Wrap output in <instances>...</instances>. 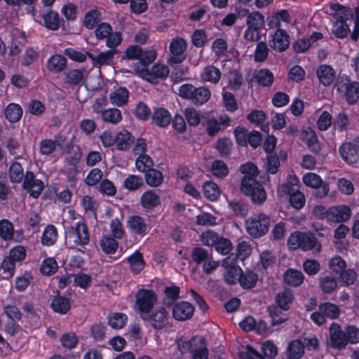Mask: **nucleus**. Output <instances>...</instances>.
Returning a JSON list of instances; mask_svg holds the SVG:
<instances>
[{"label":"nucleus","instance_id":"nucleus-1","mask_svg":"<svg viewBox=\"0 0 359 359\" xmlns=\"http://www.w3.org/2000/svg\"><path fill=\"white\" fill-rule=\"evenodd\" d=\"M290 23V14L287 10L282 9L268 17L267 25L269 29H276L271 34L269 40L270 46L278 52L285 51L290 46V36L283 28V25L287 26Z\"/></svg>","mask_w":359,"mask_h":359},{"label":"nucleus","instance_id":"nucleus-2","mask_svg":"<svg viewBox=\"0 0 359 359\" xmlns=\"http://www.w3.org/2000/svg\"><path fill=\"white\" fill-rule=\"evenodd\" d=\"M240 190L245 196L249 197L255 205H262L266 200V191L262 183L257 179L243 177Z\"/></svg>","mask_w":359,"mask_h":359},{"label":"nucleus","instance_id":"nucleus-3","mask_svg":"<svg viewBox=\"0 0 359 359\" xmlns=\"http://www.w3.org/2000/svg\"><path fill=\"white\" fill-rule=\"evenodd\" d=\"M157 302L158 295L154 290L146 288L138 290L135 294V306L140 318L151 313Z\"/></svg>","mask_w":359,"mask_h":359},{"label":"nucleus","instance_id":"nucleus-4","mask_svg":"<svg viewBox=\"0 0 359 359\" xmlns=\"http://www.w3.org/2000/svg\"><path fill=\"white\" fill-rule=\"evenodd\" d=\"M270 222L271 217L264 213L254 215L246 221L247 232L253 238H260L269 231Z\"/></svg>","mask_w":359,"mask_h":359},{"label":"nucleus","instance_id":"nucleus-5","mask_svg":"<svg viewBox=\"0 0 359 359\" xmlns=\"http://www.w3.org/2000/svg\"><path fill=\"white\" fill-rule=\"evenodd\" d=\"M292 302V292L287 289L283 292H280L276 297V306H271L268 307V311L271 317V324L273 325H279L284 323L286 318L279 317V314L282 311H286L289 309V305Z\"/></svg>","mask_w":359,"mask_h":359},{"label":"nucleus","instance_id":"nucleus-6","mask_svg":"<svg viewBox=\"0 0 359 359\" xmlns=\"http://www.w3.org/2000/svg\"><path fill=\"white\" fill-rule=\"evenodd\" d=\"M67 233V236L73 240L75 246L85 248L90 243L89 230L86 223L83 220L78 221L74 226H69Z\"/></svg>","mask_w":359,"mask_h":359},{"label":"nucleus","instance_id":"nucleus-7","mask_svg":"<svg viewBox=\"0 0 359 359\" xmlns=\"http://www.w3.org/2000/svg\"><path fill=\"white\" fill-rule=\"evenodd\" d=\"M293 245H296L299 248L304 251L311 250L314 255L318 254L322 249V245L318 238L311 233H301L299 231L293 233Z\"/></svg>","mask_w":359,"mask_h":359},{"label":"nucleus","instance_id":"nucleus-8","mask_svg":"<svg viewBox=\"0 0 359 359\" xmlns=\"http://www.w3.org/2000/svg\"><path fill=\"white\" fill-rule=\"evenodd\" d=\"M339 93H343L349 104L355 103L359 98V83L350 81L346 77L339 78L334 86Z\"/></svg>","mask_w":359,"mask_h":359},{"label":"nucleus","instance_id":"nucleus-9","mask_svg":"<svg viewBox=\"0 0 359 359\" xmlns=\"http://www.w3.org/2000/svg\"><path fill=\"white\" fill-rule=\"evenodd\" d=\"M168 318L169 313L163 306L153 309L151 313L141 318L143 321L148 322L156 330H161L165 328L168 324Z\"/></svg>","mask_w":359,"mask_h":359},{"label":"nucleus","instance_id":"nucleus-10","mask_svg":"<svg viewBox=\"0 0 359 359\" xmlns=\"http://www.w3.org/2000/svg\"><path fill=\"white\" fill-rule=\"evenodd\" d=\"M236 263V259H231V256L222 261V265L224 268V280L228 285H236L239 282L243 269Z\"/></svg>","mask_w":359,"mask_h":359},{"label":"nucleus","instance_id":"nucleus-11","mask_svg":"<svg viewBox=\"0 0 359 359\" xmlns=\"http://www.w3.org/2000/svg\"><path fill=\"white\" fill-rule=\"evenodd\" d=\"M187 47V41L182 37L173 39L169 46L170 57L168 59L170 65H178L185 60L187 55L184 52Z\"/></svg>","mask_w":359,"mask_h":359},{"label":"nucleus","instance_id":"nucleus-12","mask_svg":"<svg viewBox=\"0 0 359 359\" xmlns=\"http://www.w3.org/2000/svg\"><path fill=\"white\" fill-rule=\"evenodd\" d=\"M22 181V188L28 191L30 196L38 198L44 189L43 182L36 179L34 173L29 170L25 172Z\"/></svg>","mask_w":359,"mask_h":359},{"label":"nucleus","instance_id":"nucleus-13","mask_svg":"<svg viewBox=\"0 0 359 359\" xmlns=\"http://www.w3.org/2000/svg\"><path fill=\"white\" fill-rule=\"evenodd\" d=\"M127 227L132 234L144 237L150 231L149 225L145 219L139 215H133L128 217Z\"/></svg>","mask_w":359,"mask_h":359},{"label":"nucleus","instance_id":"nucleus-14","mask_svg":"<svg viewBox=\"0 0 359 359\" xmlns=\"http://www.w3.org/2000/svg\"><path fill=\"white\" fill-rule=\"evenodd\" d=\"M330 338L331 346L334 348H343L347 344V336L340 325L332 323L330 327Z\"/></svg>","mask_w":359,"mask_h":359},{"label":"nucleus","instance_id":"nucleus-15","mask_svg":"<svg viewBox=\"0 0 359 359\" xmlns=\"http://www.w3.org/2000/svg\"><path fill=\"white\" fill-rule=\"evenodd\" d=\"M194 306L185 301L175 304L172 308V316L178 321H184L190 319L194 313Z\"/></svg>","mask_w":359,"mask_h":359},{"label":"nucleus","instance_id":"nucleus-16","mask_svg":"<svg viewBox=\"0 0 359 359\" xmlns=\"http://www.w3.org/2000/svg\"><path fill=\"white\" fill-rule=\"evenodd\" d=\"M65 140L66 137L64 135L57 134L55 140L47 138L41 140L39 142L40 154L45 156L53 154L56 150L57 147L60 148L63 147Z\"/></svg>","mask_w":359,"mask_h":359},{"label":"nucleus","instance_id":"nucleus-17","mask_svg":"<svg viewBox=\"0 0 359 359\" xmlns=\"http://www.w3.org/2000/svg\"><path fill=\"white\" fill-rule=\"evenodd\" d=\"M301 139L306 142L309 149L316 155H320L322 149L316 132L311 128H307L301 133Z\"/></svg>","mask_w":359,"mask_h":359},{"label":"nucleus","instance_id":"nucleus-18","mask_svg":"<svg viewBox=\"0 0 359 359\" xmlns=\"http://www.w3.org/2000/svg\"><path fill=\"white\" fill-rule=\"evenodd\" d=\"M170 73L168 66L162 64H154L151 70H147V80L152 83H156L158 80H165Z\"/></svg>","mask_w":359,"mask_h":359},{"label":"nucleus","instance_id":"nucleus-19","mask_svg":"<svg viewBox=\"0 0 359 359\" xmlns=\"http://www.w3.org/2000/svg\"><path fill=\"white\" fill-rule=\"evenodd\" d=\"M316 74L319 82L325 86H330L336 76L334 69L328 65H320L316 70Z\"/></svg>","mask_w":359,"mask_h":359},{"label":"nucleus","instance_id":"nucleus-20","mask_svg":"<svg viewBox=\"0 0 359 359\" xmlns=\"http://www.w3.org/2000/svg\"><path fill=\"white\" fill-rule=\"evenodd\" d=\"M50 307L55 313L61 315L67 314L71 309L70 299L60 295L57 292L51 301Z\"/></svg>","mask_w":359,"mask_h":359},{"label":"nucleus","instance_id":"nucleus-21","mask_svg":"<svg viewBox=\"0 0 359 359\" xmlns=\"http://www.w3.org/2000/svg\"><path fill=\"white\" fill-rule=\"evenodd\" d=\"M152 122L160 128H166L172 121L170 111L163 107H158L154 109L152 116Z\"/></svg>","mask_w":359,"mask_h":359},{"label":"nucleus","instance_id":"nucleus-22","mask_svg":"<svg viewBox=\"0 0 359 359\" xmlns=\"http://www.w3.org/2000/svg\"><path fill=\"white\" fill-rule=\"evenodd\" d=\"M258 274L254 270L245 269L242 270L238 283L243 290H251L256 286Z\"/></svg>","mask_w":359,"mask_h":359},{"label":"nucleus","instance_id":"nucleus-23","mask_svg":"<svg viewBox=\"0 0 359 359\" xmlns=\"http://www.w3.org/2000/svg\"><path fill=\"white\" fill-rule=\"evenodd\" d=\"M140 204L145 210H153L161 204V198L155 190H147L141 196Z\"/></svg>","mask_w":359,"mask_h":359},{"label":"nucleus","instance_id":"nucleus-24","mask_svg":"<svg viewBox=\"0 0 359 359\" xmlns=\"http://www.w3.org/2000/svg\"><path fill=\"white\" fill-rule=\"evenodd\" d=\"M130 265V269L134 274L140 273L145 267L146 262L143 254L140 250H135L126 259Z\"/></svg>","mask_w":359,"mask_h":359},{"label":"nucleus","instance_id":"nucleus-25","mask_svg":"<svg viewBox=\"0 0 359 359\" xmlns=\"http://www.w3.org/2000/svg\"><path fill=\"white\" fill-rule=\"evenodd\" d=\"M67 61L65 56L60 54L51 55L47 60L46 67L53 73H60L67 67Z\"/></svg>","mask_w":359,"mask_h":359},{"label":"nucleus","instance_id":"nucleus-26","mask_svg":"<svg viewBox=\"0 0 359 359\" xmlns=\"http://www.w3.org/2000/svg\"><path fill=\"white\" fill-rule=\"evenodd\" d=\"M339 153L343 159L348 163H355L359 158L358 151L353 142L343 143L339 147Z\"/></svg>","mask_w":359,"mask_h":359},{"label":"nucleus","instance_id":"nucleus-27","mask_svg":"<svg viewBox=\"0 0 359 359\" xmlns=\"http://www.w3.org/2000/svg\"><path fill=\"white\" fill-rule=\"evenodd\" d=\"M351 217V210L347 206L332 207L328 212L329 219L334 222H346Z\"/></svg>","mask_w":359,"mask_h":359},{"label":"nucleus","instance_id":"nucleus-28","mask_svg":"<svg viewBox=\"0 0 359 359\" xmlns=\"http://www.w3.org/2000/svg\"><path fill=\"white\" fill-rule=\"evenodd\" d=\"M228 207L237 217L244 218L249 210L248 203L243 199L228 201Z\"/></svg>","mask_w":359,"mask_h":359},{"label":"nucleus","instance_id":"nucleus-29","mask_svg":"<svg viewBox=\"0 0 359 359\" xmlns=\"http://www.w3.org/2000/svg\"><path fill=\"white\" fill-rule=\"evenodd\" d=\"M134 137L126 130L119 131L116 134V149L120 151L127 150L134 143Z\"/></svg>","mask_w":359,"mask_h":359},{"label":"nucleus","instance_id":"nucleus-30","mask_svg":"<svg viewBox=\"0 0 359 359\" xmlns=\"http://www.w3.org/2000/svg\"><path fill=\"white\" fill-rule=\"evenodd\" d=\"M23 114L21 106L18 104L11 102L9 103L4 109V116L6 119L12 123L18 122Z\"/></svg>","mask_w":359,"mask_h":359},{"label":"nucleus","instance_id":"nucleus-31","mask_svg":"<svg viewBox=\"0 0 359 359\" xmlns=\"http://www.w3.org/2000/svg\"><path fill=\"white\" fill-rule=\"evenodd\" d=\"M143 179L148 186L158 187L163 183L164 175L161 171L152 168L144 173Z\"/></svg>","mask_w":359,"mask_h":359},{"label":"nucleus","instance_id":"nucleus-32","mask_svg":"<svg viewBox=\"0 0 359 359\" xmlns=\"http://www.w3.org/2000/svg\"><path fill=\"white\" fill-rule=\"evenodd\" d=\"M222 76V72L219 68L213 65L206 66L201 73V79L205 82L211 83H217Z\"/></svg>","mask_w":359,"mask_h":359},{"label":"nucleus","instance_id":"nucleus-33","mask_svg":"<svg viewBox=\"0 0 359 359\" xmlns=\"http://www.w3.org/2000/svg\"><path fill=\"white\" fill-rule=\"evenodd\" d=\"M43 20L47 29L57 31L60 27L61 19L57 11L49 10L43 15Z\"/></svg>","mask_w":359,"mask_h":359},{"label":"nucleus","instance_id":"nucleus-34","mask_svg":"<svg viewBox=\"0 0 359 359\" xmlns=\"http://www.w3.org/2000/svg\"><path fill=\"white\" fill-rule=\"evenodd\" d=\"M57 228L53 224H48L41 235V244L44 246H52L57 241Z\"/></svg>","mask_w":359,"mask_h":359},{"label":"nucleus","instance_id":"nucleus-35","mask_svg":"<svg viewBox=\"0 0 359 359\" xmlns=\"http://www.w3.org/2000/svg\"><path fill=\"white\" fill-rule=\"evenodd\" d=\"M256 82L262 87H270L274 81L273 74L266 68L258 70L255 74Z\"/></svg>","mask_w":359,"mask_h":359},{"label":"nucleus","instance_id":"nucleus-36","mask_svg":"<svg viewBox=\"0 0 359 359\" xmlns=\"http://www.w3.org/2000/svg\"><path fill=\"white\" fill-rule=\"evenodd\" d=\"M108 324L114 330H120L124 327L128 323V316L123 313L114 312L107 317Z\"/></svg>","mask_w":359,"mask_h":359},{"label":"nucleus","instance_id":"nucleus-37","mask_svg":"<svg viewBox=\"0 0 359 359\" xmlns=\"http://www.w3.org/2000/svg\"><path fill=\"white\" fill-rule=\"evenodd\" d=\"M100 245L102 250L107 255L114 254L118 247V243L116 238L111 235H104L100 241Z\"/></svg>","mask_w":359,"mask_h":359},{"label":"nucleus","instance_id":"nucleus-38","mask_svg":"<svg viewBox=\"0 0 359 359\" xmlns=\"http://www.w3.org/2000/svg\"><path fill=\"white\" fill-rule=\"evenodd\" d=\"M101 13L97 9H91L84 15L83 25L88 29H94L101 20Z\"/></svg>","mask_w":359,"mask_h":359},{"label":"nucleus","instance_id":"nucleus-39","mask_svg":"<svg viewBox=\"0 0 359 359\" xmlns=\"http://www.w3.org/2000/svg\"><path fill=\"white\" fill-rule=\"evenodd\" d=\"M129 91L126 87H119L115 91L109 94V99L112 104L118 107L123 106L128 102Z\"/></svg>","mask_w":359,"mask_h":359},{"label":"nucleus","instance_id":"nucleus-40","mask_svg":"<svg viewBox=\"0 0 359 359\" xmlns=\"http://www.w3.org/2000/svg\"><path fill=\"white\" fill-rule=\"evenodd\" d=\"M8 177L11 183H20L25 175L21 163L18 161L13 162L8 168Z\"/></svg>","mask_w":359,"mask_h":359},{"label":"nucleus","instance_id":"nucleus-41","mask_svg":"<svg viewBox=\"0 0 359 359\" xmlns=\"http://www.w3.org/2000/svg\"><path fill=\"white\" fill-rule=\"evenodd\" d=\"M247 27L254 30H262L264 25V17L258 11L252 12L247 16Z\"/></svg>","mask_w":359,"mask_h":359},{"label":"nucleus","instance_id":"nucleus-42","mask_svg":"<svg viewBox=\"0 0 359 359\" xmlns=\"http://www.w3.org/2000/svg\"><path fill=\"white\" fill-rule=\"evenodd\" d=\"M203 194L209 201H216L220 196L221 190L216 183L206 182L203 184Z\"/></svg>","mask_w":359,"mask_h":359},{"label":"nucleus","instance_id":"nucleus-43","mask_svg":"<svg viewBox=\"0 0 359 359\" xmlns=\"http://www.w3.org/2000/svg\"><path fill=\"white\" fill-rule=\"evenodd\" d=\"M39 57L38 48H28L25 50L20 60V65L22 67H28L36 62Z\"/></svg>","mask_w":359,"mask_h":359},{"label":"nucleus","instance_id":"nucleus-44","mask_svg":"<svg viewBox=\"0 0 359 359\" xmlns=\"http://www.w3.org/2000/svg\"><path fill=\"white\" fill-rule=\"evenodd\" d=\"M144 185V179L142 176L129 175L123 181V187L130 191H137Z\"/></svg>","mask_w":359,"mask_h":359},{"label":"nucleus","instance_id":"nucleus-45","mask_svg":"<svg viewBox=\"0 0 359 359\" xmlns=\"http://www.w3.org/2000/svg\"><path fill=\"white\" fill-rule=\"evenodd\" d=\"M211 92L207 87H196L191 102L196 105H202L208 101Z\"/></svg>","mask_w":359,"mask_h":359},{"label":"nucleus","instance_id":"nucleus-46","mask_svg":"<svg viewBox=\"0 0 359 359\" xmlns=\"http://www.w3.org/2000/svg\"><path fill=\"white\" fill-rule=\"evenodd\" d=\"M332 33L337 38H344L350 32L348 25L344 22L342 16H338L336 22L333 25Z\"/></svg>","mask_w":359,"mask_h":359},{"label":"nucleus","instance_id":"nucleus-47","mask_svg":"<svg viewBox=\"0 0 359 359\" xmlns=\"http://www.w3.org/2000/svg\"><path fill=\"white\" fill-rule=\"evenodd\" d=\"M154 165L152 158L146 154H141L135 161V167L137 170L145 173L147 170L151 169Z\"/></svg>","mask_w":359,"mask_h":359},{"label":"nucleus","instance_id":"nucleus-48","mask_svg":"<svg viewBox=\"0 0 359 359\" xmlns=\"http://www.w3.org/2000/svg\"><path fill=\"white\" fill-rule=\"evenodd\" d=\"M14 227L13 223L6 219L0 220V238L5 241L12 240Z\"/></svg>","mask_w":359,"mask_h":359},{"label":"nucleus","instance_id":"nucleus-49","mask_svg":"<svg viewBox=\"0 0 359 359\" xmlns=\"http://www.w3.org/2000/svg\"><path fill=\"white\" fill-rule=\"evenodd\" d=\"M180 287L177 285L166 286L164 289V294L165 299L163 300V304L166 306L172 305L180 297Z\"/></svg>","mask_w":359,"mask_h":359},{"label":"nucleus","instance_id":"nucleus-50","mask_svg":"<svg viewBox=\"0 0 359 359\" xmlns=\"http://www.w3.org/2000/svg\"><path fill=\"white\" fill-rule=\"evenodd\" d=\"M101 117L104 122L116 124L121 121L122 114L120 109L116 108H110L102 111Z\"/></svg>","mask_w":359,"mask_h":359},{"label":"nucleus","instance_id":"nucleus-51","mask_svg":"<svg viewBox=\"0 0 359 359\" xmlns=\"http://www.w3.org/2000/svg\"><path fill=\"white\" fill-rule=\"evenodd\" d=\"M319 311H321L326 317L331 319H336L339 317L340 310L336 304L325 302L320 304L319 306Z\"/></svg>","mask_w":359,"mask_h":359},{"label":"nucleus","instance_id":"nucleus-52","mask_svg":"<svg viewBox=\"0 0 359 359\" xmlns=\"http://www.w3.org/2000/svg\"><path fill=\"white\" fill-rule=\"evenodd\" d=\"M212 174L217 177L224 178L229 174L227 165L222 160H215L211 165Z\"/></svg>","mask_w":359,"mask_h":359},{"label":"nucleus","instance_id":"nucleus-53","mask_svg":"<svg viewBox=\"0 0 359 359\" xmlns=\"http://www.w3.org/2000/svg\"><path fill=\"white\" fill-rule=\"evenodd\" d=\"M320 286L324 293L330 294L337 289V282L334 277L327 276L320 278Z\"/></svg>","mask_w":359,"mask_h":359},{"label":"nucleus","instance_id":"nucleus-54","mask_svg":"<svg viewBox=\"0 0 359 359\" xmlns=\"http://www.w3.org/2000/svg\"><path fill=\"white\" fill-rule=\"evenodd\" d=\"M16 264L8 257L6 256L1 264L3 271V278L8 279L14 276Z\"/></svg>","mask_w":359,"mask_h":359},{"label":"nucleus","instance_id":"nucleus-55","mask_svg":"<svg viewBox=\"0 0 359 359\" xmlns=\"http://www.w3.org/2000/svg\"><path fill=\"white\" fill-rule=\"evenodd\" d=\"M232 142L227 137H220L217 140L215 149L222 156L230 155L231 151Z\"/></svg>","mask_w":359,"mask_h":359},{"label":"nucleus","instance_id":"nucleus-56","mask_svg":"<svg viewBox=\"0 0 359 359\" xmlns=\"http://www.w3.org/2000/svg\"><path fill=\"white\" fill-rule=\"evenodd\" d=\"M83 78V72L81 69H72L65 73V81L69 85H79Z\"/></svg>","mask_w":359,"mask_h":359},{"label":"nucleus","instance_id":"nucleus-57","mask_svg":"<svg viewBox=\"0 0 359 359\" xmlns=\"http://www.w3.org/2000/svg\"><path fill=\"white\" fill-rule=\"evenodd\" d=\"M191 43L196 48H203L208 42V36L203 29H198L191 34Z\"/></svg>","mask_w":359,"mask_h":359},{"label":"nucleus","instance_id":"nucleus-58","mask_svg":"<svg viewBox=\"0 0 359 359\" xmlns=\"http://www.w3.org/2000/svg\"><path fill=\"white\" fill-rule=\"evenodd\" d=\"M27 256L26 248L23 245H16L12 248L9 251L8 257L15 264L22 262Z\"/></svg>","mask_w":359,"mask_h":359},{"label":"nucleus","instance_id":"nucleus-59","mask_svg":"<svg viewBox=\"0 0 359 359\" xmlns=\"http://www.w3.org/2000/svg\"><path fill=\"white\" fill-rule=\"evenodd\" d=\"M236 252V255L231 257V259H235L237 262V259L243 261L249 257L252 252V248L247 242L242 241L238 244Z\"/></svg>","mask_w":359,"mask_h":359},{"label":"nucleus","instance_id":"nucleus-60","mask_svg":"<svg viewBox=\"0 0 359 359\" xmlns=\"http://www.w3.org/2000/svg\"><path fill=\"white\" fill-rule=\"evenodd\" d=\"M269 55V48L265 42L261 41L257 44L254 53V60L256 62H262Z\"/></svg>","mask_w":359,"mask_h":359},{"label":"nucleus","instance_id":"nucleus-61","mask_svg":"<svg viewBox=\"0 0 359 359\" xmlns=\"http://www.w3.org/2000/svg\"><path fill=\"white\" fill-rule=\"evenodd\" d=\"M95 28V37L99 40L106 39L113 32L112 27L107 22L99 23Z\"/></svg>","mask_w":359,"mask_h":359},{"label":"nucleus","instance_id":"nucleus-62","mask_svg":"<svg viewBox=\"0 0 359 359\" xmlns=\"http://www.w3.org/2000/svg\"><path fill=\"white\" fill-rule=\"evenodd\" d=\"M134 114L138 119L147 121L151 116V112L147 104L139 102L135 109Z\"/></svg>","mask_w":359,"mask_h":359},{"label":"nucleus","instance_id":"nucleus-63","mask_svg":"<svg viewBox=\"0 0 359 359\" xmlns=\"http://www.w3.org/2000/svg\"><path fill=\"white\" fill-rule=\"evenodd\" d=\"M215 248L218 253L226 255L232 250L233 245L229 239L219 237Z\"/></svg>","mask_w":359,"mask_h":359},{"label":"nucleus","instance_id":"nucleus-64","mask_svg":"<svg viewBox=\"0 0 359 359\" xmlns=\"http://www.w3.org/2000/svg\"><path fill=\"white\" fill-rule=\"evenodd\" d=\"M262 352L264 359H273L277 355L278 348L273 342L266 341L262 344Z\"/></svg>","mask_w":359,"mask_h":359}]
</instances>
